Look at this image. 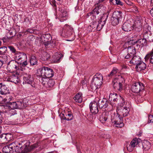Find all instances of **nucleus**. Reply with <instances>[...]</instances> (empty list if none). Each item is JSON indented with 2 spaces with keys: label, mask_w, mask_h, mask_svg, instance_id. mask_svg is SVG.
<instances>
[{
  "label": "nucleus",
  "mask_w": 153,
  "mask_h": 153,
  "mask_svg": "<svg viewBox=\"0 0 153 153\" xmlns=\"http://www.w3.org/2000/svg\"><path fill=\"white\" fill-rule=\"evenodd\" d=\"M23 143L14 142L9 145L4 146L2 151L5 153H27L36 147L35 145L31 146L23 144Z\"/></svg>",
  "instance_id": "obj_1"
},
{
  "label": "nucleus",
  "mask_w": 153,
  "mask_h": 153,
  "mask_svg": "<svg viewBox=\"0 0 153 153\" xmlns=\"http://www.w3.org/2000/svg\"><path fill=\"white\" fill-rule=\"evenodd\" d=\"M103 77L100 74H97L93 77L91 84V87L93 91H95L100 87L102 83Z\"/></svg>",
  "instance_id": "obj_2"
},
{
  "label": "nucleus",
  "mask_w": 153,
  "mask_h": 153,
  "mask_svg": "<svg viewBox=\"0 0 153 153\" xmlns=\"http://www.w3.org/2000/svg\"><path fill=\"white\" fill-rule=\"evenodd\" d=\"M111 122L115 125H118V126L121 127L123 126V120L119 114L117 113H112L111 116Z\"/></svg>",
  "instance_id": "obj_3"
},
{
  "label": "nucleus",
  "mask_w": 153,
  "mask_h": 153,
  "mask_svg": "<svg viewBox=\"0 0 153 153\" xmlns=\"http://www.w3.org/2000/svg\"><path fill=\"white\" fill-rule=\"evenodd\" d=\"M40 70L42 76L49 78L53 76L54 72L53 70L48 67L44 66L40 68Z\"/></svg>",
  "instance_id": "obj_4"
},
{
  "label": "nucleus",
  "mask_w": 153,
  "mask_h": 153,
  "mask_svg": "<svg viewBox=\"0 0 153 153\" xmlns=\"http://www.w3.org/2000/svg\"><path fill=\"white\" fill-rule=\"evenodd\" d=\"M61 36L65 37H70L73 35L74 31L73 28L71 26L68 24L64 25V27L60 32Z\"/></svg>",
  "instance_id": "obj_5"
},
{
  "label": "nucleus",
  "mask_w": 153,
  "mask_h": 153,
  "mask_svg": "<svg viewBox=\"0 0 153 153\" xmlns=\"http://www.w3.org/2000/svg\"><path fill=\"white\" fill-rule=\"evenodd\" d=\"M130 105L129 103H127L126 104V106H124L118 108L117 110V112L118 114L122 117V118L125 117L127 116L129 114L130 111L129 107Z\"/></svg>",
  "instance_id": "obj_6"
},
{
  "label": "nucleus",
  "mask_w": 153,
  "mask_h": 153,
  "mask_svg": "<svg viewBox=\"0 0 153 153\" xmlns=\"http://www.w3.org/2000/svg\"><path fill=\"white\" fill-rule=\"evenodd\" d=\"M7 69L11 72L15 71H18L19 69V63L15 60H11L7 63Z\"/></svg>",
  "instance_id": "obj_7"
},
{
  "label": "nucleus",
  "mask_w": 153,
  "mask_h": 153,
  "mask_svg": "<svg viewBox=\"0 0 153 153\" xmlns=\"http://www.w3.org/2000/svg\"><path fill=\"white\" fill-rule=\"evenodd\" d=\"M128 43L129 45H134L136 44V46L137 48H139L141 46L142 47L145 46L147 44L146 40L144 38L143 39H141L135 41L134 40H130L128 41Z\"/></svg>",
  "instance_id": "obj_8"
},
{
  "label": "nucleus",
  "mask_w": 153,
  "mask_h": 153,
  "mask_svg": "<svg viewBox=\"0 0 153 153\" xmlns=\"http://www.w3.org/2000/svg\"><path fill=\"white\" fill-rule=\"evenodd\" d=\"M108 15L109 13L108 12L107 13L103 14L101 16L97 26L96 28L97 30H100L103 27L106 23V21Z\"/></svg>",
  "instance_id": "obj_9"
},
{
  "label": "nucleus",
  "mask_w": 153,
  "mask_h": 153,
  "mask_svg": "<svg viewBox=\"0 0 153 153\" xmlns=\"http://www.w3.org/2000/svg\"><path fill=\"white\" fill-rule=\"evenodd\" d=\"M23 104L21 102H9L8 103L4 106V107L6 109H9L10 110H14L18 108L20 106V107H22Z\"/></svg>",
  "instance_id": "obj_10"
},
{
  "label": "nucleus",
  "mask_w": 153,
  "mask_h": 153,
  "mask_svg": "<svg viewBox=\"0 0 153 153\" xmlns=\"http://www.w3.org/2000/svg\"><path fill=\"white\" fill-rule=\"evenodd\" d=\"M144 86L143 84L140 82H136L132 85L131 89L133 92L138 93L143 90Z\"/></svg>",
  "instance_id": "obj_11"
},
{
  "label": "nucleus",
  "mask_w": 153,
  "mask_h": 153,
  "mask_svg": "<svg viewBox=\"0 0 153 153\" xmlns=\"http://www.w3.org/2000/svg\"><path fill=\"white\" fill-rule=\"evenodd\" d=\"M19 74L18 71L12 74L7 79V80L15 84H17L20 82V79L19 78Z\"/></svg>",
  "instance_id": "obj_12"
},
{
  "label": "nucleus",
  "mask_w": 153,
  "mask_h": 153,
  "mask_svg": "<svg viewBox=\"0 0 153 153\" xmlns=\"http://www.w3.org/2000/svg\"><path fill=\"white\" fill-rule=\"evenodd\" d=\"M123 79L122 77L120 78L115 79L112 82L114 88L118 91H121L123 90L122 84L120 82V79Z\"/></svg>",
  "instance_id": "obj_13"
},
{
  "label": "nucleus",
  "mask_w": 153,
  "mask_h": 153,
  "mask_svg": "<svg viewBox=\"0 0 153 153\" xmlns=\"http://www.w3.org/2000/svg\"><path fill=\"white\" fill-rule=\"evenodd\" d=\"M90 111L93 114H97L99 111L98 105L96 102H92L89 105Z\"/></svg>",
  "instance_id": "obj_14"
},
{
  "label": "nucleus",
  "mask_w": 153,
  "mask_h": 153,
  "mask_svg": "<svg viewBox=\"0 0 153 153\" xmlns=\"http://www.w3.org/2000/svg\"><path fill=\"white\" fill-rule=\"evenodd\" d=\"M14 58L16 60L22 62L25 60H27V56L24 53L18 52L15 54Z\"/></svg>",
  "instance_id": "obj_15"
},
{
  "label": "nucleus",
  "mask_w": 153,
  "mask_h": 153,
  "mask_svg": "<svg viewBox=\"0 0 153 153\" xmlns=\"http://www.w3.org/2000/svg\"><path fill=\"white\" fill-rule=\"evenodd\" d=\"M24 81L25 83L29 84L33 87H35L36 85L33 82V79L31 78L30 75H25L23 77Z\"/></svg>",
  "instance_id": "obj_16"
},
{
  "label": "nucleus",
  "mask_w": 153,
  "mask_h": 153,
  "mask_svg": "<svg viewBox=\"0 0 153 153\" xmlns=\"http://www.w3.org/2000/svg\"><path fill=\"white\" fill-rule=\"evenodd\" d=\"M128 54L125 56V58L128 59L134 56L136 53V49L133 46H128Z\"/></svg>",
  "instance_id": "obj_17"
},
{
  "label": "nucleus",
  "mask_w": 153,
  "mask_h": 153,
  "mask_svg": "<svg viewBox=\"0 0 153 153\" xmlns=\"http://www.w3.org/2000/svg\"><path fill=\"white\" fill-rule=\"evenodd\" d=\"M132 30L134 31L139 33L142 29V23L139 20H137L134 22L131 27Z\"/></svg>",
  "instance_id": "obj_18"
},
{
  "label": "nucleus",
  "mask_w": 153,
  "mask_h": 153,
  "mask_svg": "<svg viewBox=\"0 0 153 153\" xmlns=\"http://www.w3.org/2000/svg\"><path fill=\"white\" fill-rule=\"evenodd\" d=\"M139 143L137 139L136 138L134 139L131 141L130 145L127 147L128 150L130 152L133 151L134 148Z\"/></svg>",
  "instance_id": "obj_19"
},
{
  "label": "nucleus",
  "mask_w": 153,
  "mask_h": 153,
  "mask_svg": "<svg viewBox=\"0 0 153 153\" xmlns=\"http://www.w3.org/2000/svg\"><path fill=\"white\" fill-rule=\"evenodd\" d=\"M109 103L108 101L105 98H103L102 100H99L98 102L99 108L101 109H105L108 107Z\"/></svg>",
  "instance_id": "obj_20"
},
{
  "label": "nucleus",
  "mask_w": 153,
  "mask_h": 153,
  "mask_svg": "<svg viewBox=\"0 0 153 153\" xmlns=\"http://www.w3.org/2000/svg\"><path fill=\"white\" fill-rule=\"evenodd\" d=\"M42 39L46 45L51 46V44L48 43L52 39L51 35L50 34H46L43 35L42 37Z\"/></svg>",
  "instance_id": "obj_21"
},
{
  "label": "nucleus",
  "mask_w": 153,
  "mask_h": 153,
  "mask_svg": "<svg viewBox=\"0 0 153 153\" xmlns=\"http://www.w3.org/2000/svg\"><path fill=\"white\" fill-rule=\"evenodd\" d=\"M141 61V58L139 56L135 55L133 56L131 59L130 61L129 62L130 64H132L136 65Z\"/></svg>",
  "instance_id": "obj_22"
},
{
  "label": "nucleus",
  "mask_w": 153,
  "mask_h": 153,
  "mask_svg": "<svg viewBox=\"0 0 153 153\" xmlns=\"http://www.w3.org/2000/svg\"><path fill=\"white\" fill-rule=\"evenodd\" d=\"M145 61H149L151 63L153 64V49L149 52L144 58Z\"/></svg>",
  "instance_id": "obj_23"
},
{
  "label": "nucleus",
  "mask_w": 153,
  "mask_h": 153,
  "mask_svg": "<svg viewBox=\"0 0 153 153\" xmlns=\"http://www.w3.org/2000/svg\"><path fill=\"white\" fill-rule=\"evenodd\" d=\"M103 7V5L102 4H100L98 5L91 12H90V14L96 13L98 15L100 13L102 14L101 12L102 8Z\"/></svg>",
  "instance_id": "obj_24"
},
{
  "label": "nucleus",
  "mask_w": 153,
  "mask_h": 153,
  "mask_svg": "<svg viewBox=\"0 0 153 153\" xmlns=\"http://www.w3.org/2000/svg\"><path fill=\"white\" fill-rule=\"evenodd\" d=\"M143 37L150 42H153V34L150 31H146L143 34Z\"/></svg>",
  "instance_id": "obj_25"
},
{
  "label": "nucleus",
  "mask_w": 153,
  "mask_h": 153,
  "mask_svg": "<svg viewBox=\"0 0 153 153\" xmlns=\"http://www.w3.org/2000/svg\"><path fill=\"white\" fill-rule=\"evenodd\" d=\"M146 64L142 61H141L136 66L135 68L137 71H140L144 70L146 69Z\"/></svg>",
  "instance_id": "obj_26"
},
{
  "label": "nucleus",
  "mask_w": 153,
  "mask_h": 153,
  "mask_svg": "<svg viewBox=\"0 0 153 153\" xmlns=\"http://www.w3.org/2000/svg\"><path fill=\"white\" fill-rule=\"evenodd\" d=\"M119 99L118 105L122 107H123L124 105L126 106L127 103H129L126 100V99L124 97H122L121 96Z\"/></svg>",
  "instance_id": "obj_27"
},
{
  "label": "nucleus",
  "mask_w": 153,
  "mask_h": 153,
  "mask_svg": "<svg viewBox=\"0 0 153 153\" xmlns=\"http://www.w3.org/2000/svg\"><path fill=\"white\" fill-rule=\"evenodd\" d=\"M68 14L66 11L65 10H62L60 15V21L61 22L64 20H65L68 18Z\"/></svg>",
  "instance_id": "obj_28"
},
{
  "label": "nucleus",
  "mask_w": 153,
  "mask_h": 153,
  "mask_svg": "<svg viewBox=\"0 0 153 153\" xmlns=\"http://www.w3.org/2000/svg\"><path fill=\"white\" fill-rule=\"evenodd\" d=\"M130 24L128 22H125L123 25L122 29L125 31L128 32L131 31L132 28Z\"/></svg>",
  "instance_id": "obj_29"
},
{
  "label": "nucleus",
  "mask_w": 153,
  "mask_h": 153,
  "mask_svg": "<svg viewBox=\"0 0 153 153\" xmlns=\"http://www.w3.org/2000/svg\"><path fill=\"white\" fill-rule=\"evenodd\" d=\"M123 13L121 11H115L113 14L112 16L120 20L123 17Z\"/></svg>",
  "instance_id": "obj_30"
},
{
  "label": "nucleus",
  "mask_w": 153,
  "mask_h": 153,
  "mask_svg": "<svg viewBox=\"0 0 153 153\" xmlns=\"http://www.w3.org/2000/svg\"><path fill=\"white\" fill-rule=\"evenodd\" d=\"M108 116L106 114L103 112L101 114L99 117V119L100 122L102 123H104L107 120Z\"/></svg>",
  "instance_id": "obj_31"
},
{
  "label": "nucleus",
  "mask_w": 153,
  "mask_h": 153,
  "mask_svg": "<svg viewBox=\"0 0 153 153\" xmlns=\"http://www.w3.org/2000/svg\"><path fill=\"white\" fill-rule=\"evenodd\" d=\"M9 93V90L5 85H4L1 90H0V94L1 95H5Z\"/></svg>",
  "instance_id": "obj_32"
},
{
  "label": "nucleus",
  "mask_w": 153,
  "mask_h": 153,
  "mask_svg": "<svg viewBox=\"0 0 153 153\" xmlns=\"http://www.w3.org/2000/svg\"><path fill=\"white\" fill-rule=\"evenodd\" d=\"M143 147L145 150H148L151 147L150 143L147 141H145L143 143Z\"/></svg>",
  "instance_id": "obj_33"
},
{
  "label": "nucleus",
  "mask_w": 153,
  "mask_h": 153,
  "mask_svg": "<svg viewBox=\"0 0 153 153\" xmlns=\"http://www.w3.org/2000/svg\"><path fill=\"white\" fill-rule=\"evenodd\" d=\"M55 83L54 81L52 79H49L47 80L45 87L47 88L52 87Z\"/></svg>",
  "instance_id": "obj_34"
},
{
  "label": "nucleus",
  "mask_w": 153,
  "mask_h": 153,
  "mask_svg": "<svg viewBox=\"0 0 153 153\" xmlns=\"http://www.w3.org/2000/svg\"><path fill=\"white\" fill-rule=\"evenodd\" d=\"M75 101L78 103H81L82 100L81 95L79 94H76L74 97Z\"/></svg>",
  "instance_id": "obj_35"
},
{
  "label": "nucleus",
  "mask_w": 153,
  "mask_h": 153,
  "mask_svg": "<svg viewBox=\"0 0 153 153\" xmlns=\"http://www.w3.org/2000/svg\"><path fill=\"white\" fill-rule=\"evenodd\" d=\"M118 94L115 93H111L109 94L108 100L109 101H111V103H113V102Z\"/></svg>",
  "instance_id": "obj_36"
},
{
  "label": "nucleus",
  "mask_w": 153,
  "mask_h": 153,
  "mask_svg": "<svg viewBox=\"0 0 153 153\" xmlns=\"http://www.w3.org/2000/svg\"><path fill=\"white\" fill-rule=\"evenodd\" d=\"M50 57V55L47 53L45 52L43 54V55L42 56L40 59L42 61H45L48 60Z\"/></svg>",
  "instance_id": "obj_37"
},
{
  "label": "nucleus",
  "mask_w": 153,
  "mask_h": 153,
  "mask_svg": "<svg viewBox=\"0 0 153 153\" xmlns=\"http://www.w3.org/2000/svg\"><path fill=\"white\" fill-rule=\"evenodd\" d=\"M30 63L32 65H34L37 64V61L36 57L34 56H32L30 59Z\"/></svg>",
  "instance_id": "obj_38"
},
{
  "label": "nucleus",
  "mask_w": 153,
  "mask_h": 153,
  "mask_svg": "<svg viewBox=\"0 0 153 153\" xmlns=\"http://www.w3.org/2000/svg\"><path fill=\"white\" fill-rule=\"evenodd\" d=\"M66 120L68 121L71 120L73 119V115L71 112H69L65 113Z\"/></svg>",
  "instance_id": "obj_39"
},
{
  "label": "nucleus",
  "mask_w": 153,
  "mask_h": 153,
  "mask_svg": "<svg viewBox=\"0 0 153 153\" xmlns=\"http://www.w3.org/2000/svg\"><path fill=\"white\" fill-rule=\"evenodd\" d=\"M119 21L118 20V19L114 18L112 16V18L111 19V24L113 26H115L118 24Z\"/></svg>",
  "instance_id": "obj_40"
},
{
  "label": "nucleus",
  "mask_w": 153,
  "mask_h": 153,
  "mask_svg": "<svg viewBox=\"0 0 153 153\" xmlns=\"http://www.w3.org/2000/svg\"><path fill=\"white\" fill-rule=\"evenodd\" d=\"M6 141H10L13 139V135L10 133H6Z\"/></svg>",
  "instance_id": "obj_41"
},
{
  "label": "nucleus",
  "mask_w": 153,
  "mask_h": 153,
  "mask_svg": "<svg viewBox=\"0 0 153 153\" xmlns=\"http://www.w3.org/2000/svg\"><path fill=\"white\" fill-rule=\"evenodd\" d=\"M120 96H121L119 94H118L117 96V97H116L115 100L113 102V103H114V104L112 105L113 107L115 106L117 104H118V101L120 100L119 99L120 98Z\"/></svg>",
  "instance_id": "obj_42"
},
{
  "label": "nucleus",
  "mask_w": 153,
  "mask_h": 153,
  "mask_svg": "<svg viewBox=\"0 0 153 153\" xmlns=\"http://www.w3.org/2000/svg\"><path fill=\"white\" fill-rule=\"evenodd\" d=\"M118 70L116 68H114L112 71L110 72L109 74L108 75L109 77H111L112 76L115 74L117 72Z\"/></svg>",
  "instance_id": "obj_43"
},
{
  "label": "nucleus",
  "mask_w": 153,
  "mask_h": 153,
  "mask_svg": "<svg viewBox=\"0 0 153 153\" xmlns=\"http://www.w3.org/2000/svg\"><path fill=\"white\" fill-rule=\"evenodd\" d=\"M7 51V48L3 46L0 48V55H3Z\"/></svg>",
  "instance_id": "obj_44"
},
{
  "label": "nucleus",
  "mask_w": 153,
  "mask_h": 153,
  "mask_svg": "<svg viewBox=\"0 0 153 153\" xmlns=\"http://www.w3.org/2000/svg\"><path fill=\"white\" fill-rule=\"evenodd\" d=\"M8 48L10 49V51L13 53L14 54V55L17 53V52H18L19 51H16V49L14 48L12 46H8Z\"/></svg>",
  "instance_id": "obj_45"
},
{
  "label": "nucleus",
  "mask_w": 153,
  "mask_h": 153,
  "mask_svg": "<svg viewBox=\"0 0 153 153\" xmlns=\"http://www.w3.org/2000/svg\"><path fill=\"white\" fill-rule=\"evenodd\" d=\"M97 15L96 13H94V14H90V13H88L87 15V16H91V19L93 20V22H95L96 20V16L95 15Z\"/></svg>",
  "instance_id": "obj_46"
},
{
  "label": "nucleus",
  "mask_w": 153,
  "mask_h": 153,
  "mask_svg": "<svg viewBox=\"0 0 153 153\" xmlns=\"http://www.w3.org/2000/svg\"><path fill=\"white\" fill-rule=\"evenodd\" d=\"M42 84L45 86L47 82L48 79L46 78V77H44L42 76Z\"/></svg>",
  "instance_id": "obj_47"
},
{
  "label": "nucleus",
  "mask_w": 153,
  "mask_h": 153,
  "mask_svg": "<svg viewBox=\"0 0 153 153\" xmlns=\"http://www.w3.org/2000/svg\"><path fill=\"white\" fill-rule=\"evenodd\" d=\"M115 4L117 5L123 6L124 3L120 0H115Z\"/></svg>",
  "instance_id": "obj_48"
},
{
  "label": "nucleus",
  "mask_w": 153,
  "mask_h": 153,
  "mask_svg": "<svg viewBox=\"0 0 153 153\" xmlns=\"http://www.w3.org/2000/svg\"><path fill=\"white\" fill-rule=\"evenodd\" d=\"M6 133L0 135V138L1 140H4V141H6Z\"/></svg>",
  "instance_id": "obj_49"
},
{
  "label": "nucleus",
  "mask_w": 153,
  "mask_h": 153,
  "mask_svg": "<svg viewBox=\"0 0 153 153\" xmlns=\"http://www.w3.org/2000/svg\"><path fill=\"white\" fill-rule=\"evenodd\" d=\"M153 122V115H149V116L148 123Z\"/></svg>",
  "instance_id": "obj_50"
},
{
  "label": "nucleus",
  "mask_w": 153,
  "mask_h": 153,
  "mask_svg": "<svg viewBox=\"0 0 153 153\" xmlns=\"http://www.w3.org/2000/svg\"><path fill=\"white\" fill-rule=\"evenodd\" d=\"M65 114V112H64V113H62L60 114V117L61 119L66 120V117Z\"/></svg>",
  "instance_id": "obj_51"
},
{
  "label": "nucleus",
  "mask_w": 153,
  "mask_h": 153,
  "mask_svg": "<svg viewBox=\"0 0 153 153\" xmlns=\"http://www.w3.org/2000/svg\"><path fill=\"white\" fill-rule=\"evenodd\" d=\"M140 33H134V38H137L138 39H139L140 37Z\"/></svg>",
  "instance_id": "obj_52"
},
{
  "label": "nucleus",
  "mask_w": 153,
  "mask_h": 153,
  "mask_svg": "<svg viewBox=\"0 0 153 153\" xmlns=\"http://www.w3.org/2000/svg\"><path fill=\"white\" fill-rule=\"evenodd\" d=\"M23 62L22 63V66H25L27 65V60H25L23 61Z\"/></svg>",
  "instance_id": "obj_53"
},
{
  "label": "nucleus",
  "mask_w": 153,
  "mask_h": 153,
  "mask_svg": "<svg viewBox=\"0 0 153 153\" xmlns=\"http://www.w3.org/2000/svg\"><path fill=\"white\" fill-rule=\"evenodd\" d=\"M50 3L53 6H56V4L55 3V0H52V1H51L50 2Z\"/></svg>",
  "instance_id": "obj_54"
},
{
  "label": "nucleus",
  "mask_w": 153,
  "mask_h": 153,
  "mask_svg": "<svg viewBox=\"0 0 153 153\" xmlns=\"http://www.w3.org/2000/svg\"><path fill=\"white\" fill-rule=\"evenodd\" d=\"M13 110L10 113L12 114V115H13L15 114H16V112L15 110Z\"/></svg>",
  "instance_id": "obj_55"
},
{
  "label": "nucleus",
  "mask_w": 153,
  "mask_h": 153,
  "mask_svg": "<svg viewBox=\"0 0 153 153\" xmlns=\"http://www.w3.org/2000/svg\"><path fill=\"white\" fill-rule=\"evenodd\" d=\"M150 12L151 16L153 17V8L150 10Z\"/></svg>",
  "instance_id": "obj_56"
},
{
  "label": "nucleus",
  "mask_w": 153,
  "mask_h": 153,
  "mask_svg": "<svg viewBox=\"0 0 153 153\" xmlns=\"http://www.w3.org/2000/svg\"><path fill=\"white\" fill-rule=\"evenodd\" d=\"M5 85L3 84L2 83H0V90H1V89L3 88V86L4 85Z\"/></svg>",
  "instance_id": "obj_57"
},
{
  "label": "nucleus",
  "mask_w": 153,
  "mask_h": 153,
  "mask_svg": "<svg viewBox=\"0 0 153 153\" xmlns=\"http://www.w3.org/2000/svg\"><path fill=\"white\" fill-rule=\"evenodd\" d=\"M3 64V61L1 60H0V68H1Z\"/></svg>",
  "instance_id": "obj_58"
},
{
  "label": "nucleus",
  "mask_w": 153,
  "mask_h": 153,
  "mask_svg": "<svg viewBox=\"0 0 153 153\" xmlns=\"http://www.w3.org/2000/svg\"><path fill=\"white\" fill-rule=\"evenodd\" d=\"M81 83V84H82V85H86V84L85 82V81L83 80L82 81Z\"/></svg>",
  "instance_id": "obj_59"
},
{
  "label": "nucleus",
  "mask_w": 153,
  "mask_h": 153,
  "mask_svg": "<svg viewBox=\"0 0 153 153\" xmlns=\"http://www.w3.org/2000/svg\"><path fill=\"white\" fill-rule=\"evenodd\" d=\"M1 115V113H0V115ZM1 117L0 116V124H1L2 122V120L1 119Z\"/></svg>",
  "instance_id": "obj_60"
},
{
  "label": "nucleus",
  "mask_w": 153,
  "mask_h": 153,
  "mask_svg": "<svg viewBox=\"0 0 153 153\" xmlns=\"http://www.w3.org/2000/svg\"><path fill=\"white\" fill-rule=\"evenodd\" d=\"M115 1V0H110V2H111L112 3H113L114 4V2H113L114 1Z\"/></svg>",
  "instance_id": "obj_61"
},
{
  "label": "nucleus",
  "mask_w": 153,
  "mask_h": 153,
  "mask_svg": "<svg viewBox=\"0 0 153 153\" xmlns=\"http://www.w3.org/2000/svg\"><path fill=\"white\" fill-rule=\"evenodd\" d=\"M135 10L136 13H137V12H138V11L137 10V8H135Z\"/></svg>",
  "instance_id": "obj_62"
},
{
  "label": "nucleus",
  "mask_w": 153,
  "mask_h": 153,
  "mask_svg": "<svg viewBox=\"0 0 153 153\" xmlns=\"http://www.w3.org/2000/svg\"><path fill=\"white\" fill-rule=\"evenodd\" d=\"M99 0L100 2H103V1H105V0Z\"/></svg>",
  "instance_id": "obj_63"
},
{
  "label": "nucleus",
  "mask_w": 153,
  "mask_h": 153,
  "mask_svg": "<svg viewBox=\"0 0 153 153\" xmlns=\"http://www.w3.org/2000/svg\"><path fill=\"white\" fill-rule=\"evenodd\" d=\"M1 41H0V46L1 45Z\"/></svg>",
  "instance_id": "obj_64"
}]
</instances>
